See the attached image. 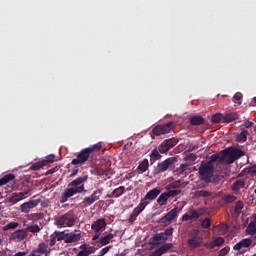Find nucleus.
Segmentation results:
<instances>
[{
	"label": "nucleus",
	"mask_w": 256,
	"mask_h": 256,
	"mask_svg": "<svg viewBox=\"0 0 256 256\" xmlns=\"http://www.w3.org/2000/svg\"><path fill=\"white\" fill-rule=\"evenodd\" d=\"M223 160H225V154L216 153L210 157L209 161H202L198 169V177L200 181H204V183H211L213 173H215V166L213 163H218V165H221Z\"/></svg>",
	"instance_id": "1"
},
{
	"label": "nucleus",
	"mask_w": 256,
	"mask_h": 256,
	"mask_svg": "<svg viewBox=\"0 0 256 256\" xmlns=\"http://www.w3.org/2000/svg\"><path fill=\"white\" fill-rule=\"evenodd\" d=\"M89 179V175H82L72 182L68 184V188L64 191V193L60 197V203H67L71 197L74 195H78L84 193L85 185L83 183H87Z\"/></svg>",
	"instance_id": "2"
},
{
	"label": "nucleus",
	"mask_w": 256,
	"mask_h": 256,
	"mask_svg": "<svg viewBox=\"0 0 256 256\" xmlns=\"http://www.w3.org/2000/svg\"><path fill=\"white\" fill-rule=\"evenodd\" d=\"M75 223H77V215L71 210L61 215L55 221V225H57L59 229L63 227H74Z\"/></svg>",
	"instance_id": "3"
},
{
	"label": "nucleus",
	"mask_w": 256,
	"mask_h": 256,
	"mask_svg": "<svg viewBox=\"0 0 256 256\" xmlns=\"http://www.w3.org/2000/svg\"><path fill=\"white\" fill-rule=\"evenodd\" d=\"M218 155H224L225 158L223 160V163H228V165H231L234 161H237V159H240V157H243L245 155V152L241 149H224Z\"/></svg>",
	"instance_id": "4"
},
{
	"label": "nucleus",
	"mask_w": 256,
	"mask_h": 256,
	"mask_svg": "<svg viewBox=\"0 0 256 256\" xmlns=\"http://www.w3.org/2000/svg\"><path fill=\"white\" fill-rule=\"evenodd\" d=\"M171 131H173V122L158 124L151 131V139L161 137V135H167V133H171Z\"/></svg>",
	"instance_id": "5"
},
{
	"label": "nucleus",
	"mask_w": 256,
	"mask_h": 256,
	"mask_svg": "<svg viewBox=\"0 0 256 256\" xmlns=\"http://www.w3.org/2000/svg\"><path fill=\"white\" fill-rule=\"evenodd\" d=\"M179 217V207H175L174 209L170 210L164 217H162L158 223L162 227H167V225H171L172 221H175Z\"/></svg>",
	"instance_id": "6"
},
{
	"label": "nucleus",
	"mask_w": 256,
	"mask_h": 256,
	"mask_svg": "<svg viewBox=\"0 0 256 256\" xmlns=\"http://www.w3.org/2000/svg\"><path fill=\"white\" fill-rule=\"evenodd\" d=\"M174 163H177V157L167 158L161 163H158L157 167L154 169V174L159 175L161 173H165V171H167L171 165H174Z\"/></svg>",
	"instance_id": "7"
},
{
	"label": "nucleus",
	"mask_w": 256,
	"mask_h": 256,
	"mask_svg": "<svg viewBox=\"0 0 256 256\" xmlns=\"http://www.w3.org/2000/svg\"><path fill=\"white\" fill-rule=\"evenodd\" d=\"M89 157H91V152H89L87 148H84L77 157L71 161L70 165H85V163L89 161Z\"/></svg>",
	"instance_id": "8"
},
{
	"label": "nucleus",
	"mask_w": 256,
	"mask_h": 256,
	"mask_svg": "<svg viewBox=\"0 0 256 256\" xmlns=\"http://www.w3.org/2000/svg\"><path fill=\"white\" fill-rule=\"evenodd\" d=\"M26 228L15 230L11 235V241H25V238L28 237Z\"/></svg>",
	"instance_id": "9"
},
{
	"label": "nucleus",
	"mask_w": 256,
	"mask_h": 256,
	"mask_svg": "<svg viewBox=\"0 0 256 256\" xmlns=\"http://www.w3.org/2000/svg\"><path fill=\"white\" fill-rule=\"evenodd\" d=\"M106 227H107V221L105 220V218H100L94 221L91 225V229L95 233H101V231H105Z\"/></svg>",
	"instance_id": "10"
},
{
	"label": "nucleus",
	"mask_w": 256,
	"mask_h": 256,
	"mask_svg": "<svg viewBox=\"0 0 256 256\" xmlns=\"http://www.w3.org/2000/svg\"><path fill=\"white\" fill-rule=\"evenodd\" d=\"M253 245V239L244 238L236 243L233 247L234 251H241V249H249Z\"/></svg>",
	"instance_id": "11"
},
{
	"label": "nucleus",
	"mask_w": 256,
	"mask_h": 256,
	"mask_svg": "<svg viewBox=\"0 0 256 256\" xmlns=\"http://www.w3.org/2000/svg\"><path fill=\"white\" fill-rule=\"evenodd\" d=\"M29 191L31 190H28L26 192L13 193L12 196L9 198V203L15 205L16 203H19V201H23L26 195H29Z\"/></svg>",
	"instance_id": "12"
},
{
	"label": "nucleus",
	"mask_w": 256,
	"mask_h": 256,
	"mask_svg": "<svg viewBox=\"0 0 256 256\" xmlns=\"http://www.w3.org/2000/svg\"><path fill=\"white\" fill-rule=\"evenodd\" d=\"M161 195V188L156 187L150 190L144 197L146 201H155Z\"/></svg>",
	"instance_id": "13"
},
{
	"label": "nucleus",
	"mask_w": 256,
	"mask_h": 256,
	"mask_svg": "<svg viewBox=\"0 0 256 256\" xmlns=\"http://www.w3.org/2000/svg\"><path fill=\"white\" fill-rule=\"evenodd\" d=\"M82 251L78 252L77 256H90L91 253H95V249L93 247H87V244H83L80 246Z\"/></svg>",
	"instance_id": "14"
},
{
	"label": "nucleus",
	"mask_w": 256,
	"mask_h": 256,
	"mask_svg": "<svg viewBox=\"0 0 256 256\" xmlns=\"http://www.w3.org/2000/svg\"><path fill=\"white\" fill-rule=\"evenodd\" d=\"M81 240V233H66L65 243H77Z\"/></svg>",
	"instance_id": "15"
},
{
	"label": "nucleus",
	"mask_w": 256,
	"mask_h": 256,
	"mask_svg": "<svg viewBox=\"0 0 256 256\" xmlns=\"http://www.w3.org/2000/svg\"><path fill=\"white\" fill-rule=\"evenodd\" d=\"M201 243H203V240L199 237H192L188 239L190 249H197V247H201Z\"/></svg>",
	"instance_id": "16"
},
{
	"label": "nucleus",
	"mask_w": 256,
	"mask_h": 256,
	"mask_svg": "<svg viewBox=\"0 0 256 256\" xmlns=\"http://www.w3.org/2000/svg\"><path fill=\"white\" fill-rule=\"evenodd\" d=\"M237 119H239L237 112H230L223 115L224 123H232V121H237Z\"/></svg>",
	"instance_id": "17"
},
{
	"label": "nucleus",
	"mask_w": 256,
	"mask_h": 256,
	"mask_svg": "<svg viewBox=\"0 0 256 256\" xmlns=\"http://www.w3.org/2000/svg\"><path fill=\"white\" fill-rule=\"evenodd\" d=\"M241 189H245V180H241V179L236 180L232 184V191H234V193H239Z\"/></svg>",
	"instance_id": "18"
},
{
	"label": "nucleus",
	"mask_w": 256,
	"mask_h": 256,
	"mask_svg": "<svg viewBox=\"0 0 256 256\" xmlns=\"http://www.w3.org/2000/svg\"><path fill=\"white\" fill-rule=\"evenodd\" d=\"M247 235H251L252 239H256V224L255 222H250L246 227Z\"/></svg>",
	"instance_id": "19"
},
{
	"label": "nucleus",
	"mask_w": 256,
	"mask_h": 256,
	"mask_svg": "<svg viewBox=\"0 0 256 256\" xmlns=\"http://www.w3.org/2000/svg\"><path fill=\"white\" fill-rule=\"evenodd\" d=\"M37 249L42 253V255H49V253H51V249L49 248V244H47L46 242H41Z\"/></svg>",
	"instance_id": "20"
},
{
	"label": "nucleus",
	"mask_w": 256,
	"mask_h": 256,
	"mask_svg": "<svg viewBox=\"0 0 256 256\" xmlns=\"http://www.w3.org/2000/svg\"><path fill=\"white\" fill-rule=\"evenodd\" d=\"M169 199H170V196L168 192H164L158 197L157 203L158 205H160V207H163V205H167V201H169Z\"/></svg>",
	"instance_id": "21"
},
{
	"label": "nucleus",
	"mask_w": 256,
	"mask_h": 256,
	"mask_svg": "<svg viewBox=\"0 0 256 256\" xmlns=\"http://www.w3.org/2000/svg\"><path fill=\"white\" fill-rule=\"evenodd\" d=\"M115 238V234L109 233L105 235L104 237L100 238V245H109L111 243V240Z\"/></svg>",
	"instance_id": "22"
},
{
	"label": "nucleus",
	"mask_w": 256,
	"mask_h": 256,
	"mask_svg": "<svg viewBox=\"0 0 256 256\" xmlns=\"http://www.w3.org/2000/svg\"><path fill=\"white\" fill-rule=\"evenodd\" d=\"M13 179H15V174H6L0 179V187L7 185V183L13 181Z\"/></svg>",
	"instance_id": "23"
},
{
	"label": "nucleus",
	"mask_w": 256,
	"mask_h": 256,
	"mask_svg": "<svg viewBox=\"0 0 256 256\" xmlns=\"http://www.w3.org/2000/svg\"><path fill=\"white\" fill-rule=\"evenodd\" d=\"M225 243L223 237H218L210 243V249H215V247H221Z\"/></svg>",
	"instance_id": "24"
},
{
	"label": "nucleus",
	"mask_w": 256,
	"mask_h": 256,
	"mask_svg": "<svg viewBox=\"0 0 256 256\" xmlns=\"http://www.w3.org/2000/svg\"><path fill=\"white\" fill-rule=\"evenodd\" d=\"M205 123V119L201 116H193L190 119V125H203Z\"/></svg>",
	"instance_id": "25"
},
{
	"label": "nucleus",
	"mask_w": 256,
	"mask_h": 256,
	"mask_svg": "<svg viewBox=\"0 0 256 256\" xmlns=\"http://www.w3.org/2000/svg\"><path fill=\"white\" fill-rule=\"evenodd\" d=\"M149 169V160L144 159L139 165H138V171H141V173H145Z\"/></svg>",
	"instance_id": "26"
},
{
	"label": "nucleus",
	"mask_w": 256,
	"mask_h": 256,
	"mask_svg": "<svg viewBox=\"0 0 256 256\" xmlns=\"http://www.w3.org/2000/svg\"><path fill=\"white\" fill-rule=\"evenodd\" d=\"M194 197H204V198H207V197H211V192L210 191H207V190H198L195 192L194 194Z\"/></svg>",
	"instance_id": "27"
},
{
	"label": "nucleus",
	"mask_w": 256,
	"mask_h": 256,
	"mask_svg": "<svg viewBox=\"0 0 256 256\" xmlns=\"http://www.w3.org/2000/svg\"><path fill=\"white\" fill-rule=\"evenodd\" d=\"M101 195H103V189H97L90 195V197L95 203V201H99V199H101Z\"/></svg>",
	"instance_id": "28"
},
{
	"label": "nucleus",
	"mask_w": 256,
	"mask_h": 256,
	"mask_svg": "<svg viewBox=\"0 0 256 256\" xmlns=\"http://www.w3.org/2000/svg\"><path fill=\"white\" fill-rule=\"evenodd\" d=\"M161 154L159 152V149L157 150V148L153 149L151 154H150V159H152L153 162L155 161H159V159H161Z\"/></svg>",
	"instance_id": "29"
},
{
	"label": "nucleus",
	"mask_w": 256,
	"mask_h": 256,
	"mask_svg": "<svg viewBox=\"0 0 256 256\" xmlns=\"http://www.w3.org/2000/svg\"><path fill=\"white\" fill-rule=\"evenodd\" d=\"M19 227V222H9L5 226H3V231L15 230Z\"/></svg>",
	"instance_id": "30"
},
{
	"label": "nucleus",
	"mask_w": 256,
	"mask_h": 256,
	"mask_svg": "<svg viewBox=\"0 0 256 256\" xmlns=\"http://www.w3.org/2000/svg\"><path fill=\"white\" fill-rule=\"evenodd\" d=\"M164 143L170 148L173 149V147H175V145H177L179 143V140L177 138H170V139H166L164 141Z\"/></svg>",
	"instance_id": "31"
},
{
	"label": "nucleus",
	"mask_w": 256,
	"mask_h": 256,
	"mask_svg": "<svg viewBox=\"0 0 256 256\" xmlns=\"http://www.w3.org/2000/svg\"><path fill=\"white\" fill-rule=\"evenodd\" d=\"M167 251H169V246L163 245L162 247L156 249L154 254H156V256H161L164 255V253H167Z\"/></svg>",
	"instance_id": "32"
},
{
	"label": "nucleus",
	"mask_w": 256,
	"mask_h": 256,
	"mask_svg": "<svg viewBox=\"0 0 256 256\" xmlns=\"http://www.w3.org/2000/svg\"><path fill=\"white\" fill-rule=\"evenodd\" d=\"M27 233H39L41 231V227H39V225L34 224L31 226H28L26 228Z\"/></svg>",
	"instance_id": "33"
},
{
	"label": "nucleus",
	"mask_w": 256,
	"mask_h": 256,
	"mask_svg": "<svg viewBox=\"0 0 256 256\" xmlns=\"http://www.w3.org/2000/svg\"><path fill=\"white\" fill-rule=\"evenodd\" d=\"M39 203H41V199H35V200H30L26 202V205L28 206V209L31 210V209H35V207H37Z\"/></svg>",
	"instance_id": "34"
},
{
	"label": "nucleus",
	"mask_w": 256,
	"mask_h": 256,
	"mask_svg": "<svg viewBox=\"0 0 256 256\" xmlns=\"http://www.w3.org/2000/svg\"><path fill=\"white\" fill-rule=\"evenodd\" d=\"M54 236H56L57 241H64L65 239H67V233L65 232H59V231H55Z\"/></svg>",
	"instance_id": "35"
},
{
	"label": "nucleus",
	"mask_w": 256,
	"mask_h": 256,
	"mask_svg": "<svg viewBox=\"0 0 256 256\" xmlns=\"http://www.w3.org/2000/svg\"><path fill=\"white\" fill-rule=\"evenodd\" d=\"M45 167V164L43 161L36 162L30 166L31 171H39L40 169H43Z\"/></svg>",
	"instance_id": "36"
},
{
	"label": "nucleus",
	"mask_w": 256,
	"mask_h": 256,
	"mask_svg": "<svg viewBox=\"0 0 256 256\" xmlns=\"http://www.w3.org/2000/svg\"><path fill=\"white\" fill-rule=\"evenodd\" d=\"M103 149V145L101 143L94 144L92 147H88L87 150L91 153H95V151H101Z\"/></svg>",
	"instance_id": "37"
},
{
	"label": "nucleus",
	"mask_w": 256,
	"mask_h": 256,
	"mask_svg": "<svg viewBox=\"0 0 256 256\" xmlns=\"http://www.w3.org/2000/svg\"><path fill=\"white\" fill-rule=\"evenodd\" d=\"M32 221H41V219H45V214L43 212L33 213L31 214Z\"/></svg>",
	"instance_id": "38"
},
{
	"label": "nucleus",
	"mask_w": 256,
	"mask_h": 256,
	"mask_svg": "<svg viewBox=\"0 0 256 256\" xmlns=\"http://www.w3.org/2000/svg\"><path fill=\"white\" fill-rule=\"evenodd\" d=\"M42 163L45 165V167H47V165H49V163H55V155L50 154V155L46 156V159L42 160Z\"/></svg>",
	"instance_id": "39"
},
{
	"label": "nucleus",
	"mask_w": 256,
	"mask_h": 256,
	"mask_svg": "<svg viewBox=\"0 0 256 256\" xmlns=\"http://www.w3.org/2000/svg\"><path fill=\"white\" fill-rule=\"evenodd\" d=\"M247 135H249V131L242 130L241 133L238 135V140L242 143H245V141H247Z\"/></svg>",
	"instance_id": "40"
},
{
	"label": "nucleus",
	"mask_w": 256,
	"mask_h": 256,
	"mask_svg": "<svg viewBox=\"0 0 256 256\" xmlns=\"http://www.w3.org/2000/svg\"><path fill=\"white\" fill-rule=\"evenodd\" d=\"M93 203H95V202H94L93 198L90 196L85 197L82 201V204L84 205V207H91V205H93Z\"/></svg>",
	"instance_id": "41"
},
{
	"label": "nucleus",
	"mask_w": 256,
	"mask_h": 256,
	"mask_svg": "<svg viewBox=\"0 0 256 256\" xmlns=\"http://www.w3.org/2000/svg\"><path fill=\"white\" fill-rule=\"evenodd\" d=\"M142 210L138 208V206L136 208H134L132 214L130 215V221H133V219L139 217V215H141Z\"/></svg>",
	"instance_id": "42"
},
{
	"label": "nucleus",
	"mask_w": 256,
	"mask_h": 256,
	"mask_svg": "<svg viewBox=\"0 0 256 256\" xmlns=\"http://www.w3.org/2000/svg\"><path fill=\"white\" fill-rule=\"evenodd\" d=\"M184 160L188 161L189 163H195V161H197V154H188L185 156Z\"/></svg>",
	"instance_id": "43"
},
{
	"label": "nucleus",
	"mask_w": 256,
	"mask_h": 256,
	"mask_svg": "<svg viewBox=\"0 0 256 256\" xmlns=\"http://www.w3.org/2000/svg\"><path fill=\"white\" fill-rule=\"evenodd\" d=\"M116 198L121 197L125 193V186H120L113 190Z\"/></svg>",
	"instance_id": "44"
},
{
	"label": "nucleus",
	"mask_w": 256,
	"mask_h": 256,
	"mask_svg": "<svg viewBox=\"0 0 256 256\" xmlns=\"http://www.w3.org/2000/svg\"><path fill=\"white\" fill-rule=\"evenodd\" d=\"M187 167H189V164H181L177 169L176 172L178 175H183L185 171H187Z\"/></svg>",
	"instance_id": "45"
},
{
	"label": "nucleus",
	"mask_w": 256,
	"mask_h": 256,
	"mask_svg": "<svg viewBox=\"0 0 256 256\" xmlns=\"http://www.w3.org/2000/svg\"><path fill=\"white\" fill-rule=\"evenodd\" d=\"M224 200L226 203H235V201H237V196L233 194H228L227 196H225Z\"/></svg>",
	"instance_id": "46"
},
{
	"label": "nucleus",
	"mask_w": 256,
	"mask_h": 256,
	"mask_svg": "<svg viewBox=\"0 0 256 256\" xmlns=\"http://www.w3.org/2000/svg\"><path fill=\"white\" fill-rule=\"evenodd\" d=\"M223 121V115L222 114H215L212 116V123H221Z\"/></svg>",
	"instance_id": "47"
},
{
	"label": "nucleus",
	"mask_w": 256,
	"mask_h": 256,
	"mask_svg": "<svg viewBox=\"0 0 256 256\" xmlns=\"http://www.w3.org/2000/svg\"><path fill=\"white\" fill-rule=\"evenodd\" d=\"M171 149L164 143H162L159 147H158V151L160 153H168Z\"/></svg>",
	"instance_id": "48"
},
{
	"label": "nucleus",
	"mask_w": 256,
	"mask_h": 256,
	"mask_svg": "<svg viewBox=\"0 0 256 256\" xmlns=\"http://www.w3.org/2000/svg\"><path fill=\"white\" fill-rule=\"evenodd\" d=\"M202 229H209L211 227V218H206L201 223Z\"/></svg>",
	"instance_id": "49"
},
{
	"label": "nucleus",
	"mask_w": 256,
	"mask_h": 256,
	"mask_svg": "<svg viewBox=\"0 0 256 256\" xmlns=\"http://www.w3.org/2000/svg\"><path fill=\"white\" fill-rule=\"evenodd\" d=\"M166 239L167 237H165L163 233L154 235L155 243H161V241H166Z\"/></svg>",
	"instance_id": "50"
},
{
	"label": "nucleus",
	"mask_w": 256,
	"mask_h": 256,
	"mask_svg": "<svg viewBox=\"0 0 256 256\" xmlns=\"http://www.w3.org/2000/svg\"><path fill=\"white\" fill-rule=\"evenodd\" d=\"M241 99H243V94H241V93H236L235 95H234V97H233V101H234V103H237L238 105H241Z\"/></svg>",
	"instance_id": "51"
},
{
	"label": "nucleus",
	"mask_w": 256,
	"mask_h": 256,
	"mask_svg": "<svg viewBox=\"0 0 256 256\" xmlns=\"http://www.w3.org/2000/svg\"><path fill=\"white\" fill-rule=\"evenodd\" d=\"M190 213V218L193 219H199V217H201V215L199 213H197L196 210L190 209L189 210Z\"/></svg>",
	"instance_id": "52"
},
{
	"label": "nucleus",
	"mask_w": 256,
	"mask_h": 256,
	"mask_svg": "<svg viewBox=\"0 0 256 256\" xmlns=\"http://www.w3.org/2000/svg\"><path fill=\"white\" fill-rule=\"evenodd\" d=\"M149 204V201H146L144 198L141 200L140 204L137 206L139 209L142 210V212L145 210V207H147Z\"/></svg>",
	"instance_id": "53"
},
{
	"label": "nucleus",
	"mask_w": 256,
	"mask_h": 256,
	"mask_svg": "<svg viewBox=\"0 0 256 256\" xmlns=\"http://www.w3.org/2000/svg\"><path fill=\"white\" fill-rule=\"evenodd\" d=\"M229 251H231V248L229 246H226L219 251V256H225L229 254Z\"/></svg>",
	"instance_id": "54"
},
{
	"label": "nucleus",
	"mask_w": 256,
	"mask_h": 256,
	"mask_svg": "<svg viewBox=\"0 0 256 256\" xmlns=\"http://www.w3.org/2000/svg\"><path fill=\"white\" fill-rule=\"evenodd\" d=\"M168 196L171 197H177V195H181V190H170L167 191Z\"/></svg>",
	"instance_id": "55"
},
{
	"label": "nucleus",
	"mask_w": 256,
	"mask_h": 256,
	"mask_svg": "<svg viewBox=\"0 0 256 256\" xmlns=\"http://www.w3.org/2000/svg\"><path fill=\"white\" fill-rule=\"evenodd\" d=\"M20 211H21L22 213H29L30 209H29V206L27 205V202L21 204V206H20Z\"/></svg>",
	"instance_id": "56"
},
{
	"label": "nucleus",
	"mask_w": 256,
	"mask_h": 256,
	"mask_svg": "<svg viewBox=\"0 0 256 256\" xmlns=\"http://www.w3.org/2000/svg\"><path fill=\"white\" fill-rule=\"evenodd\" d=\"M173 231H174L173 227H170V228L164 230V232L162 234L164 235V237L165 236L171 237V235H173Z\"/></svg>",
	"instance_id": "57"
},
{
	"label": "nucleus",
	"mask_w": 256,
	"mask_h": 256,
	"mask_svg": "<svg viewBox=\"0 0 256 256\" xmlns=\"http://www.w3.org/2000/svg\"><path fill=\"white\" fill-rule=\"evenodd\" d=\"M243 209V202L242 201H238L235 204V212L239 213V211H241Z\"/></svg>",
	"instance_id": "58"
},
{
	"label": "nucleus",
	"mask_w": 256,
	"mask_h": 256,
	"mask_svg": "<svg viewBox=\"0 0 256 256\" xmlns=\"http://www.w3.org/2000/svg\"><path fill=\"white\" fill-rule=\"evenodd\" d=\"M57 243V237L55 236V234H51L50 236V242L49 245L50 247H54V245Z\"/></svg>",
	"instance_id": "59"
},
{
	"label": "nucleus",
	"mask_w": 256,
	"mask_h": 256,
	"mask_svg": "<svg viewBox=\"0 0 256 256\" xmlns=\"http://www.w3.org/2000/svg\"><path fill=\"white\" fill-rule=\"evenodd\" d=\"M111 249V246H106L104 247L98 254V256H104L107 255V253H109V250Z\"/></svg>",
	"instance_id": "60"
},
{
	"label": "nucleus",
	"mask_w": 256,
	"mask_h": 256,
	"mask_svg": "<svg viewBox=\"0 0 256 256\" xmlns=\"http://www.w3.org/2000/svg\"><path fill=\"white\" fill-rule=\"evenodd\" d=\"M96 173L99 177H103V175H105V177H107V170H101L99 168L96 169Z\"/></svg>",
	"instance_id": "61"
},
{
	"label": "nucleus",
	"mask_w": 256,
	"mask_h": 256,
	"mask_svg": "<svg viewBox=\"0 0 256 256\" xmlns=\"http://www.w3.org/2000/svg\"><path fill=\"white\" fill-rule=\"evenodd\" d=\"M250 175H256V164L249 168Z\"/></svg>",
	"instance_id": "62"
},
{
	"label": "nucleus",
	"mask_w": 256,
	"mask_h": 256,
	"mask_svg": "<svg viewBox=\"0 0 256 256\" xmlns=\"http://www.w3.org/2000/svg\"><path fill=\"white\" fill-rule=\"evenodd\" d=\"M192 218H191V215L190 214H184L182 216V221H191Z\"/></svg>",
	"instance_id": "63"
},
{
	"label": "nucleus",
	"mask_w": 256,
	"mask_h": 256,
	"mask_svg": "<svg viewBox=\"0 0 256 256\" xmlns=\"http://www.w3.org/2000/svg\"><path fill=\"white\" fill-rule=\"evenodd\" d=\"M32 254H33L34 256H42V255H43V254L38 250V248L35 249V250H32Z\"/></svg>",
	"instance_id": "64"
}]
</instances>
